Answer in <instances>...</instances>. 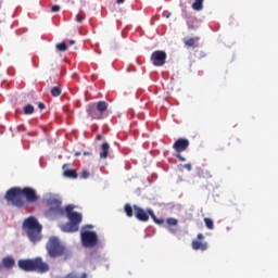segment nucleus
Listing matches in <instances>:
<instances>
[{"mask_svg": "<svg viewBox=\"0 0 278 278\" xmlns=\"http://www.w3.org/2000/svg\"><path fill=\"white\" fill-rule=\"evenodd\" d=\"M23 197H25L28 203H36V201H38V194L31 187H26L24 189L21 187H13L5 193V200L9 201V203H12L15 207H23L25 205Z\"/></svg>", "mask_w": 278, "mask_h": 278, "instance_id": "f257e3e1", "label": "nucleus"}, {"mask_svg": "<svg viewBox=\"0 0 278 278\" xmlns=\"http://www.w3.org/2000/svg\"><path fill=\"white\" fill-rule=\"evenodd\" d=\"M17 266L25 273H49V264L45 263L40 257L20 260Z\"/></svg>", "mask_w": 278, "mask_h": 278, "instance_id": "f03ea898", "label": "nucleus"}, {"mask_svg": "<svg viewBox=\"0 0 278 278\" xmlns=\"http://www.w3.org/2000/svg\"><path fill=\"white\" fill-rule=\"evenodd\" d=\"M75 206L73 204H68L65 206L66 217L68 218L70 223L63 226V231L67 233H75V231H79V224L83 220V216L78 212H73Z\"/></svg>", "mask_w": 278, "mask_h": 278, "instance_id": "7ed1b4c3", "label": "nucleus"}, {"mask_svg": "<svg viewBox=\"0 0 278 278\" xmlns=\"http://www.w3.org/2000/svg\"><path fill=\"white\" fill-rule=\"evenodd\" d=\"M108 108L109 104L105 101L92 102L87 105V116H89V118H92V121H103L109 116Z\"/></svg>", "mask_w": 278, "mask_h": 278, "instance_id": "20e7f679", "label": "nucleus"}, {"mask_svg": "<svg viewBox=\"0 0 278 278\" xmlns=\"http://www.w3.org/2000/svg\"><path fill=\"white\" fill-rule=\"evenodd\" d=\"M50 257H65V260H68L71 257V250L66 249L60 242V239L58 237H51L47 243L46 247Z\"/></svg>", "mask_w": 278, "mask_h": 278, "instance_id": "39448f33", "label": "nucleus"}, {"mask_svg": "<svg viewBox=\"0 0 278 278\" xmlns=\"http://www.w3.org/2000/svg\"><path fill=\"white\" fill-rule=\"evenodd\" d=\"M23 227L31 242H40V233L42 231V226H40L36 217L26 218L24 220Z\"/></svg>", "mask_w": 278, "mask_h": 278, "instance_id": "423d86ee", "label": "nucleus"}, {"mask_svg": "<svg viewBox=\"0 0 278 278\" xmlns=\"http://www.w3.org/2000/svg\"><path fill=\"white\" fill-rule=\"evenodd\" d=\"M47 205L49 206L45 213L47 216H60V214H64L60 199L50 197L47 199Z\"/></svg>", "mask_w": 278, "mask_h": 278, "instance_id": "0eeeda50", "label": "nucleus"}, {"mask_svg": "<svg viewBox=\"0 0 278 278\" xmlns=\"http://www.w3.org/2000/svg\"><path fill=\"white\" fill-rule=\"evenodd\" d=\"M83 247L86 249H94L99 244V236L97 232L90 230H84L80 232Z\"/></svg>", "mask_w": 278, "mask_h": 278, "instance_id": "6e6552de", "label": "nucleus"}, {"mask_svg": "<svg viewBox=\"0 0 278 278\" xmlns=\"http://www.w3.org/2000/svg\"><path fill=\"white\" fill-rule=\"evenodd\" d=\"M188 147H190V141L186 138H178L174 142L173 149L176 151V157H178L180 162H186V157H184L181 153H184V151H186Z\"/></svg>", "mask_w": 278, "mask_h": 278, "instance_id": "1a4fd4ad", "label": "nucleus"}, {"mask_svg": "<svg viewBox=\"0 0 278 278\" xmlns=\"http://www.w3.org/2000/svg\"><path fill=\"white\" fill-rule=\"evenodd\" d=\"M166 58L167 54L163 50H156L152 52L150 62L153 64V66H164L166 64Z\"/></svg>", "mask_w": 278, "mask_h": 278, "instance_id": "9d476101", "label": "nucleus"}, {"mask_svg": "<svg viewBox=\"0 0 278 278\" xmlns=\"http://www.w3.org/2000/svg\"><path fill=\"white\" fill-rule=\"evenodd\" d=\"M203 240H205V236L198 233L197 239L191 242L193 251H207L208 244L203 242Z\"/></svg>", "mask_w": 278, "mask_h": 278, "instance_id": "9b49d317", "label": "nucleus"}, {"mask_svg": "<svg viewBox=\"0 0 278 278\" xmlns=\"http://www.w3.org/2000/svg\"><path fill=\"white\" fill-rule=\"evenodd\" d=\"M134 212L137 220H140L141 223L149 222V217L151 216L149 210L144 211L142 207L134 205Z\"/></svg>", "mask_w": 278, "mask_h": 278, "instance_id": "f8f14e48", "label": "nucleus"}, {"mask_svg": "<svg viewBox=\"0 0 278 278\" xmlns=\"http://www.w3.org/2000/svg\"><path fill=\"white\" fill-rule=\"evenodd\" d=\"M16 264V261H14V257L12 256H7L2 258V265L0 264V270L1 268H7V270H10L14 268V265Z\"/></svg>", "mask_w": 278, "mask_h": 278, "instance_id": "ddd939ff", "label": "nucleus"}, {"mask_svg": "<svg viewBox=\"0 0 278 278\" xmlns=\"http://www.w3.org/2000/svg\"><path fill=\"white\" fill-rule=\"evenodd\" d=\"M109 156H110V143L105 141L101 146L100 157L101 160H108Z\"/></svg>", "mask_w": 278, "mask_h": 278, "instance_id": "4468645a", "label": "nucleus"}, {"mask_svg": "<svg viewBox=\"0 0 278 278\" xmlns=\"http://www.w3.org/2000/svg\"><path fill=\"white\" fill-rule=\"evenodd\" d=\"M199 40H201L200 37H190V38H185L182 40V42H184V45L186 47H193V48H195V47H199V45H198Z\"/></svg>", "mask_w": 278, "mask_h": 278, "instance_id": "2eb2a0df", "label": "nucleus"}, {"mask_svg": "<svg viewBox=\"0 0 278 278\" xmlns=\"http://www.w3.org/2000/svg\"><path fill=\"white\" fill-rule=\"evenodd\" d=\"M205 0H193V3L191 4L192 10L195 12H201L203 10V3Z\"/></svg>", "mask_w": 278, "mask_h": 278, "instance_id": "dca6fc26", "label": "nucleus"}, {"mask_svg": "<svg viewBox=\"0 0 278 278\" xmlns=\"http://www.w3.org/2000/svg\"><path fill=\"white\" fill-rule=\"evenodd\" d=\"M64 177H67V179H77V170L75 169H65L63 173Z\"/></svg>", "mask_w": 278, "mask_h": 278, "instance_id": "f3484780", "label": "nucleus"}, {"mask_svg": "<svg viewBox=\"0 0 278 278\" xmlns=\"http://www.w3.org/2000/svg\"><path fill=\"white\" fill-rule=\"evenodd\" d=\"M198 175L202 179H212V172L208 169H199Z\"/></svg>", "mask_w": 278, "mask_h": 278, "instance_id": "a211bd4d", "label": "nucleus"}, {"mask_svg": "<svg viewBox=\"0 0 278 278\" xmlns=\"http://www.w3.org/2000/svg\"><path fill=\"white\" fill-rule=\"evenodd\" d=\"M148 214L150 215V217L152 218V220H153L156 225H164V219L157 218V216H155V213L153 212V210L148 208Z\"/></svg>", "mask_w": 278, "mask_h": 278, "instance_id": "6ab92c4d", "label": "nucleus"}, {"mask_svg": "<svg viewBox=\"0 0 278 278\" xmlns=\"http://www.w3.org/2000/svg\"><path fill=\"white\" fill-rule=\"evenodd\" d=\"M50 92L52 97H60V94H62V87L60 86L52 87Z\"/></svg>", "mask_w": 278, "mask_h": 278, "instance_id": "aec40b11", "label": "nucleus"}, {"mask_svg": "<svg viewBox=\"0 0 278 278\" xmlns=\"http://www.w3.org/2000/svg\"><path fill=\"white\" fill-rule=\"evenodd\" d=\"M126 215L128 216V218H131V216H134V206L131 207V205L126 204L124 207Z\"/></svg>", "mask_w": 278, "mask_h": 278, "instance_id": "412c9836", "label": "nucleus"}, {"mask_svg": "<svg viewBox=\"0 0 278 278\" xmlns=\"http://www.w3.org/2000/svg\"><path fill=\"white\" fill-rule=\"evenodd\" d=\"M166 223L169 227H177L179 220H177V218L169 217L166 219Z\"/></svg>", "mask_w": 278, "mask_h": 278, "instance_id": "4be33fe9", "label": "nucleus"}, {"mask_svg": "<svg viewBox=\"0 0 278 278\" xmlns=\"http://www.w3.org/2000/svg\"><path fill=\"white\" fill-rule=\"evenodd\" d=\"M58 51L64 52L67 51L68 46H66V42L56 43L55 46Z\"/></svg>", "mask_w": 278, "mask_h": 278, "instance_id": "5701e85b", "label": "nucleus"}, {"mask_svg": "<svg viewBox=\"0 0 278 278\" xmlns=\"http://www.w3.org/2000/svg\"><path fill=\"white\" fill-rule=\"evenodd\" d=\"M204 223H205V227H207L211 230L214 229V220H212V218L205 217Z\"/></svg>", "mask_w": 278, "mask_h": 278, "instance_id": "b1692460", "label": "nucleus"}, {"mask_svg": "<svg viewBox=\"0 0 278 278\" xmlns=\"http://www.w3.org/2000/svg\"><path fill=\"white\" fill-rule=\"evenodd\" d=\"M24 114L29 115L34 114V105L27 104L24 106Z\"/></svg>", "mask_w": 278, "mask_h": 278, "instance_id": "393cba45", "label": "nucleus"}, {"mask_svg": "<svg viewBox=\"0 0 278 278\" xmlns=\"http://www.w3.org/2000/svg\"><path fill=\"white\" fill-rule=\"evenodd\" d=\"M81 179H88V177H90V172L84 169L80 174Z\"/></svg>", "mask_w": 278, "mask_h": 278, "instance_id": "a878e982", "label": "nucleus"}, {"mask_svg": "<svg viewBox=\"0 0 278 278\" xmlns=\"http://www.w3.org/2000/svg\"><path fill=\"white\" fill-rule=\"evenodd\" d=\"M60 10H62L60 4H54V5L51 7V12H60Z\"/></svg>", "mask_w": 278, "mask_h": 278, "instance_id": "bb28decb", "label": "nucleus"}, {"mask_svg": "<svg viewBox=\"0 0 278 278\" xmlns=\"http://www.w3.org/2000/svg\"><path fill=\"white\" fill-rule=\"evenodd\" d=\"M84 18H85V16L81 15V14H77V15H76V22H77V23H81V22L84 21Z\"/></svg>", "mask_w": 278, "mask_h": 278, "instance_id": "cd10ccee", "label": "nucleus"}, {"mask_svg": "<svg viewBox=\"0 0 278 278\" xmlns=\"http://www.w3.org/2000/svg\"><path fill=\"white\" fill-rule=\"evenodd\" d=\"M184 168H187L188 170H192V165L190 163L185 164Z\"/></svg>", "mask_w": 278, "mask_h": 278, "instance_id": "c85d7f7f", "label": "nucleus"}, {"mask_svg": "<svg viewBox=\"0 0 278 278\" xmlns=\"http://www.w3.org/2000/svg\"><path fill=\"white\" fill-rule=\"evenodd\" d=\"M65 278H78V277L75 274H68L67 276H65Z\"/></svg>", "mask_w": 278, "mask_h": 278, "instance_id": "c756f323", "label": "nucleus"}, {"mask_svg": "<svg viewBox=\"0 0 278 278\" xmlns=\"http://www.w3.org/2000/svg\"><path fill=\"white\" fill-rule=\"evenodd\" d=\"M38 108H39V110H45V103H42V102H40L39 104H38Z\"/></svg>", "mask_w": 278, "mask_h": 278, "instance_id": "7c9ffc66", "label": "nucleus"}, {"mask_svg": "<svg viewBox=\"0 0 278 278\" xmlns=\"http://www.w3.org/2000/svg\"><path fill=\"white\" fill-rule=\"evenodd\" d=\"M168 231H170V233H176L177 229H175V228H168Z\"/></svg>", "mask_w": 278, "mask_h": 278, "instance_id": "2f4dec72", "label": "nucleus"}, {"mask_svg": "<svg viewBox=\"0 0 278 278\" xmlns=\"http://www.w3.org/2000/svg\"><path fill=\"white\" fill-rule=\"evenodd\" d=\"M96 139H97V140H103V136L97 135Z\"/></svg>", "mask_w": 278, "mask_h": 278, "instance_id": "473e14b6", "label": "nucleus"}, {"mask_svg": "<svg viewBox=\"0 0 278 278\" xmlns=\"http://www.w3.org/2000/svg\"><path fill=\"white\" fill-rule=\"evenodd\" d=\"M75 157H79V155H81V152H75Z\"/></svg>", "mask_w": 278, "mask_h": 278, "instance_id": "72a5a7b5", "label": "nucleus"}, {"mask_svg": "<svg viewBox=\"0 0 278 278\" xmlns=\"http://www.w3.org/2000/svg\"><path fill=\"white\" fill-rule=\"evenodd\" d=\"M116 3H118V4L125 3V0H116Z\"/></svg>", "mask_w": 278, "mask_h": 278, "instance_id": "f704fd0d", "label": "nucleus"}, {"mask_svg": "<svg viewBox=\"0 0 278 278\" xmlns=\"http://www.w3.org/2000/svg\"><path fill=\"white\" fill-rule=\"evenodd\" d=\"M66 168H68V164L63 165V170H66Z\"/></svg>", "mask_w": 278, "mask_h": 278, "instance_id": "c9c22d12", "label": "nucleus"}, {"mask_svg": "<svg viewBox=\"0 0 278 278\" xmlns=\"http://www.w3.org/2000/svg\"><path fill=\"white\" fill-rule=\"evenodd\" d=\"M83 155H92L90 152H84Z\"/></svg>", "mask_w": 278, "mask_h": 278, "instance_id": "e433bc0d", "label": "nucleus"}, {"mask_svg": "<svg viewBox=\"0 0 278 278\" xmlns=\"http://www.w3.org/2000/svg\"><path fill=\"white\" fill-rule=\"evenodd\" d=\"M70 45H75V40H70Z\"/></svg>", "mask_w": 278, "mask_h": 278, "instance_id": "4c0bfd02", "label": "nucleus"}, {"mask_svg": "<svg viewBox=\"0 0 278 278\" xmlns=\"http://www.w3.org/2000/svg\"><path fill=\"white\" fill-rule=\"evenodd\" d=\"M89 227V229H92V226H88Z\"/></svg>", "mask_w": 278, "mask_h": 278, "instance_id": "58836bf2", "label": "nucleus"}]
</instances>
